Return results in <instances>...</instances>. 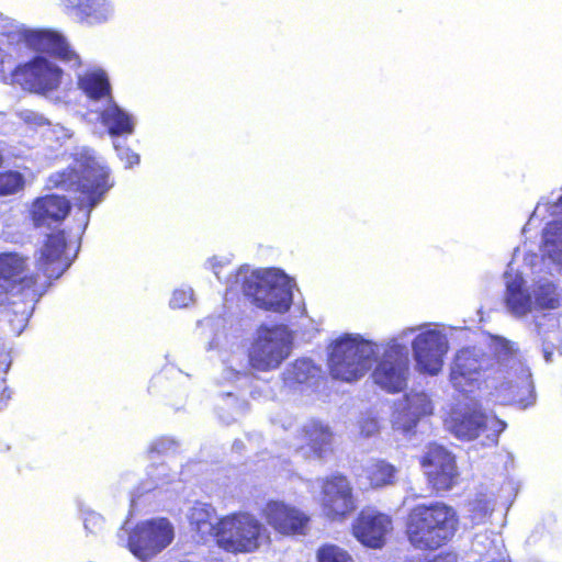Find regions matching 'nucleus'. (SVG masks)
<instances>
[{
	"label": "nucleus",
	"mask_w": 562,
	"mask_h": 562,
	"mask_svg": "<svg viewBox=\"0 0 562 562\" xmlns=\"http://www.w3.org/2000/svg\"><path fill=\"white\" fill-rule=\"evenodd\" d=\"M18 116L29 126L32 127H43L50 125V122L48 119H46L43 114L35 112L33 110H21L18 113Z\"/></svg>",
	"instance_id": "obj_37"
},
{
	"label": "nucleus",
	"mask_w": 562,
	"mask_h": 562,
	"mask_svg": "<svg viewBox=\"0 0 562 562\" xmlns=\"http://www.w3.org/2000/svg\"><path fill=\"white\" fill-rule=\"evenodd\" d=\"M220 345V338L217 336H215V338L213 339V341L210 344V348H215Z\"/></svg>",
	"instance_id": "obj_49"
},
{
	"label": "nucleus",
	"mask_w": 562,
	"mask_h": 562,
	"mask_svg": "<svg viewBox=\"0 0 562 562\" xmlns=\"http://www.w3.org/2000/svg\"><path fill=\"white\" fill-rule=\"evenodd\" d=\"M49 182L65 190L80 192L78 211L75 213L76 225L71 228L72 236L80 239L88 226L91 211L113 186L108 168L95 157L92 149L81 148L75 154L74 166L50 176Z\"/></svg>",
	"instance_id": "obj_4"
},
{
	"label": "nucleus",
	"mask_w": 562,
	"mask_h": 562,
	"mask_svg": "<svg viewBox=\"0 0 562 562\" xmlns=\"http://www.w3.org/2000/svg\"><path fill=\"white\" fill-rule=\"evenodd\" d=\"M506 311L515 318H524L536 312L531 288L527 285L522 274L514 271L512 265L504 272Z\"/></svg>",
	"instance_id": "obj_18"
},
{
	"label": "nucleus",
	"mask_w": 562,
	"mask_h": 562,
	"mask_svg": "<svg viewBox=\"0 0 562 562\" xmlns=\"http://www.w3.org/2000/svg\"><path fill=\"white\" fill-rule=\"evenodd\" d=\"M416 334L412 340L413 357L416 368L423 373L437 375L443 366V358L449 349L447 335L428 324L413 327Z\"/></svg>",
	"instance_id": "obj_11"
},
{
	"label": "nucleus",
	"mask_w": 562,
	"mask_h": 562,
	"mask_svg": "<svg viewBox=\"0 0 562 562\" xmlns=\"http://www.w3.org/2000/svg\"><path fill=\"white\" fill-rule=\"evenodd\" d=\"M178 474L179 473L177 471L170 472L169 467L166 463H160L156 467H151L148 472L150 482L143 483L140 487L133 492V495H140L143 493L150 492L151 490L168 484L172 482L178 476ZM131 502L134 503V496H132Z\"/></svg>",
	"instance_id": "obj_31"
},
{
	"label": "nucleus",
	"mask_w": 562,
	"mask_h": 562,
	"mask_svg": "<svg viewBox=\"0 0 562 562\" xmlns=\"http://www.w3.org/2000/svg\"><path fill=\"white\" fill-rule=\"evenodd\" d=\"M67 240L65 231L47 236L43 247L38 251L36 269L43 274L27 276L26 259L16 252L0 254V289L7 294L23 296V307L18 308V303L12 301L13 313L18 316L19 334L25 327L31 317L35 303L45 293L50 280L58 279L70 267L72 259L67 254Z\"/></svg>",
	"instance_id": "obj_3"
},
{
	"label": "nucleus",
	"mask_w": 562,
	"mask_h": 562,
	"mask_svg": "<svg viewBox=\"0 0 562 562\" xmlns=\"http://www.w3.org/2000/svg\"><path fill=\"white\" fill-rule=\"evenodd\" d=\"M535 327H536V329L538 330V334H540V328H539V325H538V323H537V322L535 323Z\"/></svg>",
	"instance_id": "obj_51"
},
{
	"label": "nucleus",
	"mask_w": 562,
	"mask_h": 562,
	"mask_svg": "<svg viewBox=\"0 0 562 562\" xmlns=\"http://www.w3.org/2000/svg\"><path fill=\"white\" fill-rule=\"evenodd\" d=\"M302 431L314 456L318 459L325 458L331 447L333 432L330 428L321 420L311 419L304 424Z\"/></svg>",
	"instance_id": "obj_26"
},
{
	"label": "nucleus",
	"mask_w": 562,
	"mask_h": 562,
	"mask_svg": "<svg viewBox=\"0 0 562 562\" xmlns=\"http://www.w3.org/2000/svg\"><path fill=\"white\" fill-rule=\"evenodd\" d=\"M446 428L463 440L481 439L483 446H495L506 423L475 406L458 404L445 420Z\"/></svg>",
	"instance_id": "obj_8"
},
{
	"label": "nucleus",
	"mask_w": 562,
	"mask_h": 562,
	"mask_svg": "<svg viewBox=\"0 0 562 562\" xmlns=\"http://www.w3.org/2000/svg\"><path fill=\"white\" fill-rule=\"evenodd\" d=\"M494 504L490 498L477 497L470 503L471 519L474 524H481L491 515Z\"/></svg>",
	"instance_id": "obj_35"
},
{
	"label": "nucleus",
	"mask_w": 562,
	"mask_h": 562,
	"mask_svg": "<svg viewBox=\"0 0 562 562\" xmlns=\"http://www.w3.org/2000/svg\"><path fill=\"white\" fill-rule=\"evenodd\" d=\"M189 519L191 527L200 535L202 540L209 536L215 537L220 520L211 505L196 504L192 507Z\"/></svg>",
	"instance_id": "obj_28"
},
{
	"label": "nucleus",
	"mask_w": 562,
	"mask_h": 562,
	"mask_svg": "<svg viewBox=\"0 0 562 562\" xmlns=\"http://www.w3.org/2000/svg\"><path fill=\"white\" fill-rule=\"evenodd\" d=\"M561 191H562V188H561Z\"/></svg>",
	"instance_id": "obj_52"
},
{
	"label": "nucleus",
	"mask_w": 562,
	"mask_h": 562,
	"mask_svg": "<svg viewBox=\"0 0 562 562\" xmlns=\"http://www.w3.org/2000/svg\"><path fill=\"white\" fill-rule=\"evenodd\" d=\"M63 70L44 57H35L13 71V80L23 89L47 95L61 81Z\"/></svg>",
	"instance_id": "obj_13"
},
{
	"label": "nucleus",
	"mask_w": 562,
	"mask_h": 562,
	"mask_svg": "<svg viewBox=\"0 0 562 562\" xmlns=\"http://www.w3.org/2000/svg\"><path fill=\"white\" fill-rule=\"evenodd\" d=\"M392 529L391 517L374 509H363L353 524L355 537L362 544L374 549L384 546Z\"/></svg>",
	"instance_id": "obj_19"
},
{
	"label": "nucleus",
	"mask_w": 562,
	"mask_h": 562,
	"mask_svg": "<svg viewBox=\"0 0 562 562\" xmlns=\"http://www.w3.org/2000/svg\"><path fill=\"white\" fill-rule=\"evenodd\" d=\"M65 3L76 10L80 20L89 25L106 23L114 14L112 0H65Z\"/></svg>",
	"instance_id": "obj_25"
},
{
	"label": "nucleus",
	"mask_w": 562,
	"mask_h": 562,
	"mask_svg": "<svg viewBox=\"0 0 562 562\" xmlns=\"http://www.w3.org/2000/svg\"><path fill=\"white\" fill-rule=\"evenodd\" d=\"M491 353L481 348L459 350L450 366V383L459 392L484 391L495 402L526 408L536 401L535 384L525 355L516 341L491 335Z\"/></svg>",
	"instance_id": "obj_1"
},
{
	"label": "nucleus",
	"mask_w": 562,
	"mask_h": 562,
	"mask_svg": "<svg viewBox=\"0 0 562 562\" xmlns=\"http://www.w3.org/2000/svg\"><path fill=\"white\" fill-rule=\"evenodd\" d=\"M226 261H227L226 259L217 258V257H213L209 260V263L218 280H221L218 268L223 267L226 263Z\"/></svg>",
	"instance_id": "obj_45"
},
{
	"label": "nucleus",
	"mask_w": 562,
	"mask_h": 562,
	"mask_svg": "<svg viewBox=\"0 0 562 562\" xmlns=\"http://www.w3.org/2000/svg\"><path fill=\"white\" fill-rule=\"evenodd\" d=\"M18 35L34 50L49 54L71 68L81 66L80 56L57 31L20 29Z\"/></svg>",
	"instance_id": "obj_15"
},
{
	"label": "nucleus",
	"mask_w": 562,
	"mask_h": 562,
	"mask_svg": "<svg viewBox=\"0 0 562 562\" xmlns=\"http://www.w3.org/2000/svg\"><path fill=\"white\" fill-rule=\"evenodd\" d=\"M322 370L312 360L302 358L289 364L282 373L284 385L293 391H304L317 385Z\"/></svg>",
	"instance_id": "obj_22"
},
{
	"label": "nucleus",
	"mask_w": 562,
	"mask_h": 562,
	"mask_svg": "<svg viewBox=\"0 0 562 562\" xmlns=\"http://www.w3.org/2000/svg\"><path fill=\"white\" fill-rule=\"evenodd\" d=\"M414 328H404L382 344L363 339L360 335L346 334L333 345L329 353V370L334 379L357 381L371 368L374 384L387 393L403 391L409 376V357L406 342Z\"/></svg>",
	"instance_id": "obj_2"
},
{
	"label": "nucleus",
	"mask_w": 562,
	"mask_h": 562,
	"mask_svg": "<svg viewBox=\"0 0 562 562\" xmlns=\"http://www.w3.org/2000/svg\"><path fill=\"white\" fill-rule=\"evenodd\" d=\"M215 539L220 548L231 553H250L270 540L265 525L248 513L226 516L217 522Z\"/></svg>",
	"instance_id": "obj_7"
},
{
	"label": "nucleus",
	"mask_w": 562,
	"mask_h": 562,
	"mask_svg": "<svg viewBox=\"0 0 562 562\" xmlns=\"http://www.w3.org/2000/svg\"><path fill=\"white\" fill-rule=\"evenodd\" d=\"M472 551L480 557L491 559L490 562L505 559L503 541L487 532L475 535L472 541Z\"/></svg>",
	"instance_id": "obj_29"
},
{
	"label": "nucleus",
	"mask_w": 562,
	"mask_h": 562,
	"mask_svg": "<svg viewBox=\"0 0 562 562\" xmlns=\"http://www.w3.org/2000/svg\"><path fill=\"white\" fill-rule=\"evenodd\" d=\"M552 353H553L552 349L549 346H547L546 342H543V358H544L546 362H551Z\"/></svg>",
	"instance_id": "obj_47"
},
{
	"label": "nucleus",
	"mask_w": 562,
	"mask_h": 562,
	"mask_svg": "<svg viewBox=\"0 0 562 562\" xmlns=\"http://www.w3.org/2000/svg\"><path fill=\"white\" fill-rule=\"evenodd\" d=\"M422 465L435 490L447 491L457 483L459 473L454 457L442 446L429 445Z\"/></svg>",
	"instance_id": "obj_16"
},
{
	"label": "nucleus",
	"mask_w": 562,
	"mask_h": 562,
	"mask_svg": "<svg viewBox=\"0 0 562 562\" xmlns=\"http://www.w3.org/2000/svg\"><path fill=\"white\" fill-rule=\"evenodd\" d=\"M119 157L121 160L125 161L126 167H133L134 165L139 164V155L130 150L128 148L119 147L116 144L114 145Z\"/></svg>",
	"instance_id": "obj_41"
},
{
	"label": "nucleus",
	"mask_w": 562,
	"mask_h": 562,
	"mask_svg": "<svg viewBox=\"0 0 562 562\" xmlns=\"http://www.w3.org/2000/svg\"><path fill=\"white\" fill-rule=\"evenodd\" d=\"M322 508L331 519L345 518L356 509L352 487L346 476L333 475L323 480Z\"/></svg>",
	"instance_id": "obj_17"
},
{
	"label": "nucleus",
	"mask_w": 562,
	"mask_h": 562,
	"mask_svg": "<svg viewBox=\"0 0 562 562\" xmlns=\"http://www.w3.org/2000/svg\"><path fill=\"white\" fill-rule=\"evenodd\" d=\"M262 515L276 531L282 535L304 533L310 518L301 510L279 501H270Z\"/></svg>",
	"instance_id": "obj_20"
},
{
	"label": "nucleus",
	"mask_w": 562,
	"mask_h": 562,
	"mask_svg": "<svg viewBox=\"0 0 562 562\" xmlns=\"http://www.w3.org/2000/svg\"><path fill=\"white\" fill-rule=\"evenodd\" d=\"M317 559L318 562H353L346 550L335 544H326L319 548Z\"/></svg>",
	"instance_id": "obj_33"
},
{
	"label": "nucleus",
	"mask_w": 562,
	"mask_h": 562,
	"mask_svg": "<svg viewBox=\"0 0 562 562\" xmlns=\"http://www.w3.org/2000/svg\"><path fill=\"white\" fill-rule=\"evenodd\" d=\"M366 475L371 486L392 485L396 477V468L384 460H375L366 467Z\"/></svg>",
	"instance_id": "obj_30"
},
{
	"label": "nucleus",
	"mask_w": 562,
	"mask_h": 562,
	"mask_svg": "<svg viewBox=\"0 0 562 562\" xmlns=\"http://www.w3.org/2000/svg\"><path fill=\"white\" fill-rule=\"evenodd\" d=\"M173 537V526L168 519L154 518L140 521L130 532L122 531L119 540L137 559L147 561L166 549Z\"/></svg>",
	"instance_id": "obj_9"
},
{
	"label": "nucleus",
	"mask_w": 562,
	"mask_h": 562,
	"mask_svg": "<svg viewBox=\"0 0 562 562\" xmlns=\"http://www.w3.org/2000/svg\"><path fill=\"white\" fill-rule=\"evenodd\" d=\"M70 211V203L65 196L48 194L36 199L32 205V218L36 227L59 225Z\"/></svg>",
	"instance_id": "obj_21"
},
{
	"label": "nucleus",
	"mask_w": 562,
	"mask_h": 562,
	"mask_svg": "<svg viewBox=\"0 0 562 562\" xmlns=\"http://www.w3.org/2000/svg\"><path fill=\"white\" fill-rule=\"evenodd\" d=\"M531 293L536 311L554 310L560 304V293L552 276H542L532 281Z\"/></svg>",
	"instance_id": "obj_27"
},
{
	"label": "nucleus",
	"mask_w": 562,
	"mask_h": 562,
	"mask_svg": "<svg viewBox=\"0 0 562 562\" xmlns=\"http://www.w3.org/2000/svg\"><path fill=\"white\" fill-rule=\"evenodd\" d=\"M543 213H548L551 221L542 229V252L546 258L562 270V193L553 201L541 198L530 215L528 224L535 217L542 216Z\"/></svg>",
	"instance_id": "obj_12"
},
{
	"label": "nucleus",
	"mask_w": 562,
	"mask_h": 562,
	"mask_svg": "<svg viewBox=\"0 0 562 562\" xmlns=\"http://www.w3.org/2000/svg\"><path fill=\"white\" fill-rule=\"evenodd\" d=\"M24 184L23 177L18 171L0 172V195L12 194Z\"/></svg>",
	"instance_id": "obj_34"
},
{
	"label": "nucleus",
	"mask_w": 562,
	"mask_h": 562,
	"mask_svg": "<svg viewBox=\"0 0 562 562\" xmlns=\"http://www.w3.org/2000/svg\"><path fill=\"white\" fill-rule=\"evenodd\" d=\"M193 302V291L191 288H180L173 291L170 299L172 308L188 307Z\"/></svg>",
	"instance_id": "obj_36"
},
{
	"label": "nucleus",
	"mask_w": 562,
	"mask_h": 562,
	"mask_svg": "<svg viewBox=\"0 0 562 562\" xmlns=\"http://www.w3.org/2000/svg\"><path fill=\"white\" fill-rule=\"evenodd\" d=\"M236 281L241 282L243 293L259 308L284 313L292 304L294 283L280 269L249 271L247 268H241L236 276Z\"/></svg>",
	"instance_id": "obj_6"
},
{
	"label": "nucleus",
	"mask_w": 562,
	"mask_h": 562,
	"mask_svg": "<svg viewBox=\"0 0 562 562\" xmlns=\"http://www.w3.org/2000/svg\"><path fill=\"white\" fill-rule=\"evenodd\" d=\"M241 446H243V443L240 441H236V442H234L233 447H234V449H240Z\"/></svg>",
	"instance_id": "obj_50"
},
{
	"label": "nucleus",
	"mask_w": 562,
	"mask_h": 562,
	"mask_svg": "<svg viewBox=\"0 0 562 562\" xmlns=\"http://www.w3.org/2000/svg\"><path fill=\"white\" fill-rule=\"evenodd\" d=\"M292 336L285 326H261L249 349V364L254 370H276L290 356Z\"/></svg>",
	"instance_id": "obj_10"
},
{
	"label": "nucleus",
	"mask_w": 562,
	"mask_h": 562,
	"mask_svg": "<svg viewBox=\"0 0 562 562\" xmlns=\"http://www.w3.org/2000/svg\"><path fill=\"white\" fill-rule=\"evenodd\" d=\"M77 86L90 101L105 103L112 99L109 77L101 68L91 67L78 72Z\"/></svg>",
	"instance_id": "obj_24"
},
{
	"label": "nucleus",
	"mask_w": 562,
	"mask_h": 562,
	"mask_svg": "<svg viewBox=\"0 0 562 562\" xmlns=\"http://www.w3.org/2000/svg\"><path fill=\"white\" fill-rule=\"evenodd\" d=\"M459 517L456 509L442 502L419 504L407 516L406 536L418 550H437L456 535Z\"/></svg>",
	"instance_id": "obj_5"
},
{
	"label": "nucleus",
	"mask_w": 562,
	"mask_h": 562,
	"mask_svg": "<svg viewBox=\"0 0 562 562\" xmlns=\"http://www.w3.org/2000/svg\"><path fill=\"white\" fill-rule=\"evenodd\" d=\"M360 432L364 437H371L379 432V423L374 418L363 419L360 424Z\"/></svg>",
	"instance_id": "obj_42"
},
{
	"label": "nucleus",
	"mask_w": 562,
	"mask_h": 562,
	"mask_svg": "<svg viewBox=\"0 0 562 562\" xmlns=\"http://www.w3.org/2000/svg\"><path fill=\"white\" fill-rule=\"evenodd\" d=\"M83 526L88 532L97 535L102 531L104 520L101 515L94 512H89L83 518Z\"/></svg>",
	"instance_id": "obj_40"
},
{
	"label": "nucleus",
	"mask_w": 562,
	"mask_h": 562,
	"mask_svg": "<svg viewBox=\"0 0 562 562\" xmlns=\"http://www.w3.org/2000/svg\"><path fill=\"white\" fill-rule=\"evenodd\" d=\"M405 562H457V555L454 553H446L436 555L434 559L413 557L407 559Z\"/></svg>",
	"instance_id": "obj_43"
},
{
	"label": "nucleus",
	"mask_w": 562,
	"mask_h": 562,
	"mask_svg": "<svg viewBox=\"0 0 562 562\" xmlns=\"http://www.w3.org/2000/svg\"><path fill=\"white\" fill-rule=\"evenodd\" d=\"M214 323L220 324V323H222V319L221 318H217V319L209 318V319H205L202 324L204 326H213Z\"/></svg>",
	"instance_id": "obj_48"
},
{
	"label": "nucleus",
	"mask_w": 562,
	"mask_h": 562,
	"mask_svg": "<svg viewBox=\"0 0 562 562\" xmlns=\"http://www.w3.org/2000/svg\"><path fill=\"white\" fill-rule=\"evenodd\" d=\"M14 61L10 54L5 53L0 47V77L4 76L7 71H14Z\"/></svg>",
	"instance_id": "obj_44"
},
{
	"label": "nucleus",
	"mask_w": 562,
	"mask_h": 562,
	"mask_svg": "<svg viewBox=\"0 0 562 562\" xmlns=\"http://www.w3.org/2000/svg\"><path fill=\"white\" fill-rule=\"evenodd\" d=\"M225 408L229 411L228 416L221 415V418L228 424L243 416L248 409V404L244 400H239L232 392H228L225 395Z\"/></svg>",
	"instance_id": "obj_32"
},
{
	"label": "nucleus",
	"mask_w": 562,
	"mask_h": 562,
	"mask_svg": "<svg viewBox=\"0 0 562 562\" xmlns=\"http://www.w3.org/2000/svg\"><path fill=\"white\" fill-rule=\"evenodd\" d=\"M45 136L48 139H55L61 145L72 136V132L64 125L50 123L45 131Z\"/></svg>",
	"instance_id": "obj_38"
},
{
	"label": "nucleus",
	"mask_w": 562,
	"mask_h": 562,
	"mask_svg": "<svg viewBox=\"0 0 562 562\" xmlns=\"http://www.w3.org/2000/svg\"><path fill=\"white\" fill-rule=\"evenodd\" d=\"M98 111L102 125L108 128L111 136H126L134 133L137 123L136 117L121 108L113 99H109Z\"/></svg>",
	"instance_id": "obj_23"
},
{
	"label": "nucleus",
	"mask_w": 562,
	"mask_h": 562,
	"mask_svg": "<svg viewBox=\"0 0 562 562\" xmlns=\"http://www.w3.org/2000/svg\"><path fill=\"white\" fill-rule=\"evenodd\" d=\"M178 448L177 441L168 437H161L156 439L149 448L150 453L165 454L175 452Z\"/></svg>",
	"instance_id": "obj_39"
},
{
	"label": "nucleus",
	"mask_w": 562,
	"mask_h": 562,
	"mask_svg": "<svg viewBox=\"0 0 562 562\" xmlns=\"http://www.w3.org/2000/svg\"><path fill=\"white\" fill-rule=\"evenodd\" d=\"M432 413V404L424 392H411L394 403L391 425L395 434L411 438L419 420Z\"/></svg>",
	"instance_id": "obj_14"
},
{
	"label": "nucleus",
	"mask_w": 562,
	"mask_h": 562,
	"mask_svg": "<svg viewBox=\"0 0 562 562\" xmlns=\"http://www.w3.org/2000/svg\"><path fill=\"white\" fill-rule=\"evenodd\" d=\"M224 379L232 381V380H239L241 376L245 375V373L237 371L233 368H226L223 372Z\"/></svg>",
	"instance_id": "obj_46"
}]
</instances>
